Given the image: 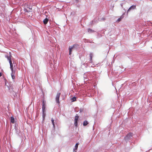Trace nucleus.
Masks as SVG:
<instances>
[{"mask_svg":"<svg viewBox=\"0 0 152 152\" xmlns=\"http://www.w3.org/2000/svg\"><path fill=\"white\" fill-rule=\"evenodd\" d=\"M90 63H92V57L93 56V54L92 53H91L90 54Z\"/></svg>","mask_w":152,"mask_h":152,"instance_id":"8","label":"nucleus"},{"mask_svg":"<svg viewBox=\"0 0 152 152\" xmlns=\"http://www.w3.org/2000/svg\"><path fill=\"white\" fill-rule=\"evenodd\" d=\"M60 93H58L57 94L56 97V102L58 104L60 103V102L59 101V98L60 96Z\"/></svg>","mask_w":152,"mask_h":152,"instance_id":"4","label":"nucleus"},{"mask_svg":"<svg viewBox=\"0 0 152 152\" xmlns=\"http://www.w3.org/2000/svg\"><path fill=\"white\" fill-rule=\"evenodd\" d=\"M132 137V133L128 134L125 137V140H128L131 139Z\"/></svg>","mask_w":152,"mask_h":152,"instance_id":"3","label":"nucleus"},{"mask_svg":"<svg viewBox=\"0 0 152 152\" xmlns=\"http://www.w3.org/2000/svg\"><path fill=\"white\" fill-rule=\"evenodd\" d=\"M121 18H119L117 20V21H118V22L120 21L121 20Z\"/></svg>","mask_w":152,"mask_h":152,"instance_id":"17","label":"nucleus"},{"mask_svg":"<svg viewBox=\"0 0 152 152\" xmlns=\"http://www.w3.org/2000/svg\"><path fill=\"white\" fill-rule=\"evenodd\" d=\"M88 32L89 33H91L94 32V31L90 28H88Z\"/></svg>","mask_w":152,"mask_h":152,"instance_id":"12","label":"nucleus"},{"mask_svg":"<svg viewBox=\"0 0 152 152\" xmlns=\"http://www.w3.org/2000/svg\"><path fill=\"white\" fill-rule=\"evenodd\" d=\"M136 6L135 5L132 6L127 11V13L132 10H134L135 9Z\"/></svg>","mask_w":152,"mask_h":152,"instance_id":"6","label":"nucleus"},{"mask_svg":"<svg viewBox=\"0 0 152 152\" xmlns=\"http://www.w3.org/2000/svg\"><path fill=\"white\" fill-rule=\"evenodd\" d=\"M51 121L52 122V123L53 126L54 127H55V124H54V120L53 118H51Z\"/></svg>","mask_w":152,"mask_h":152,"instance_id":"14","label":"nucleus"},{"mask_svg":"<svg viewBox=\"0 0 152 152\" xmlns=\"http://www.w3.org/2000/svg\"><path fill=\"white\" fill-rule=\"evenodd\" d=\"M88 124V123L86 121H85L83 122V125L84 126H86Z\"/></svg>","mask_w":152,"mask_h":152,"instance_id":"13","label":"nucleus"},{"mask_svg":"<svg viewBox=\"0 0 152 152\" xmlns=\"http://www.w3.org/2000/svg\"><path fill=\"white\" fill-rule=\"evenodd\" d=\"M48 21V19L47 18L44 19L43 21L44 24H46Z\"/></svg>","mask_w":152,"mask_h":152,"instance_id":"11","label":"nucleus"},{"mask_svg":"<svg viewBox=\"0 0 152 152\" xmlns=\"http://www.w3.org/2000/svg\"><path fill=\"white\" fill-rule=\"evenodd\" d=\"M78 145H79V144L78 143H77L76 144H75V149L76 150H77V148L78 147Z\"/></svg>","mask_w":152,"mask_h":152,"instance_id":"15","label":"nucleus"},{"mask_svg":"<svg viewBox=\"0 0 152 152\" xmlns=\"http://www.w3.org/2000/svg\"><path fill=\"white\" fill-rule=\"evenodd\" d=\"M10 68L11 71V73L12 77L13 79H15V70H14L13 64H12V62H10Z\"/></svg>","mask_w":152,"mask_h":152,"instance_id":"1","label":"nucleus"},{"mask_svg":"<svg viewBox=\"0 0 152 152\" xmlns=\"http://www.w3.org/2000/svg\"><path fill=\"white\" fill-rule=\"evenodd\" d=\"M6 58H7V60L9 61V63H11L10 62H12V61L11 60V57H12L11 56H6Z\"/></svg>","mask_w":152,"mask_h":152,"instance_id":"9","label":"nucleus"},{"mask_svg":"<svg viewBox=\"0 0 152 152\" xmlns=\"http://www.w3.org/2000/svg\"><path fill=\"white\" fill-rule=\"evenodd\" d=\"M2 75V74H1V73L0 72V77H1Z\"/></svg>","mask_w":152,"mask_h":152,"instance_id":"18","label":"nucleus"},{"mask_svg":"<svg viewBox=\"0 0 152 152\" xmlns=\"http://www.w3.org/2000/svg\"><path fill=\"white\" fill-rule=\"evenodd\" d=\"M45 101L44 100H43L42 102V111L43 112V116L44 118V117L45 116Z\"/></svg>","mask_w":152,"mask_h":152,"instance_id":"2","label":"nucleus"},{"mask_svg":"<svg viewBox=\"0 0 152 152\" xmlns=\"http://www.w3.org/2000/svg\"><path fill=\"white\" fill-rule=\"evenodd\" d=\"M72 99L73 101H75L76 100V98L75 97H74L72 98Z\"/></svg>","mask_w":152,"mask_h":152,"instance_id":"16","label":"nucleus"},{"mask_svg":"<svg viewBox=\"0 0 152 152\" xmlns=\"http://www.w3.org/2000/svg\"><path fill=\"white\" fill-rule=\"evenodd\" d=\"M10 121L12 124H14L15 123V119L13 116H11L10 117Z\"/></svg>","mask_w":152,"mask_h":152,"instance_id":"10","label":"nucleus"},{"mask_svg":"<svg viewBox=\"0 0 152 152\" xmlns=\"http://www.w3.org/2000/svg\"><path fill=\"white\" fill-rule=\"evenodd\" d=\"M79 116L77 115L75 116V123L74 125L76 127L77 126V121L78 120Z\"/></svg>","mask_w":152,"mask_h":152,"instance_id":"5","label":"nucleus"},{"mask_svg":"<svg viewBox=\"0 0 152 152\" xmlns=\"http://www.w3.org/2000/svg\"><path fill=\"white\" fill-rule=\"evenodd\" d=\"M76 45H73L72 47H69V55H71L72 53V49L74 48L75 46Z\"/></svg>","mask_w":152,"mask_h":152,"instance_id":"7","label":"nucleus"}]
</instances>
